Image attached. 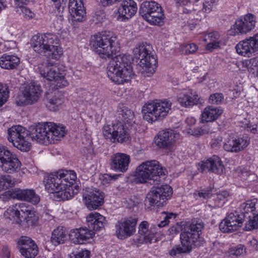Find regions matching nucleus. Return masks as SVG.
I'll use <instances>...</instances> for the list:
<instances>
[{"label":"nucleus","instance_id":"f257e3e1","mask_svg":"<svg viewBox=\"0 0 258 258\" xmlns=\"http://www.w3.org/2000/svg\"><path fill=\"white\" fill-rule=\"evenodd\" d=\"M67 131L62 124L46 122L31 126L28 131L20 125H13L8 130V140L18 150L28 151L32 140L40 144L48 145L55 144L66 135Z\"/></svg>","mask_w":258,"mask_h":258},{"label":"nucleus","instance_id":"f03ea898","mask_svg":"<svg viewBox=\"0 0 258 258\" xmlns=\"http://www.w3.org/2000/svg\"><path fill=\"white\" fill-rule=\"evenodd\" d=\"M76 179L74 170H59L45 177V188L53 200H69L79 191V187L75 185Z\"/></svg>","mask_w":258,"mask_h":258},{"label":"nucleus","instance_id":"7ed1b4c3","mask_svg":"<svg viewBox=\"0 0 258 258\" xmlns=\"http://www.w3.org/2000/svg\"><path fill=\"white\" fill-rule=\"evenodd\" d=\"M33 50L46 57L58 60L63 54V49L58 36L53 33H47L34 35L30 42Z\"/></svg>","mask_w":258,"mask_h":258},{"label":"nucleus","instance_id":"20e7f679","mask_svg":"<svg viewBox=\"0 0 258 258\" xmlns=\"http://www.w3.org/2000/svg\"><path fill=\"white\" fill-rule=\"evenodd\" d=\"M109 79L117 84L128 82L134 76L130 55L121 54L112 58L107 67Z\"/></svg>","mask_w":258,"mask_h":258},{"label":"nucleus","instance_id":"39448f33","mask_svg":"<svg viewBox=\"0 0 258 258\" xmlns=\"http://www.w3.org/2000/svg\"><path fill=\"white\" fill-rule=\"evenodd\" d=\"M90 46L93 50L101 58L106 59L119 52L120 43L117 37L109 32L101 31L92 35Z\"/></svg>","mask_w":258,"mask_h":258},{"label":"nucleus","instance_id":"423d86ee","mask_svg":"<svg viewBox=\"0 0 258 258\" xmlns=\"http://www.w3.org/2000/svg\"><path fill=\"white\" fill-rule=\"evenodd\" d=\"M34 69L44 79L50 82L52 89L62 88L69 84L65 78L66 70L50 64L48 61L38 64Z\"/></svg>","mask_w":258,"mask_h":258},{"label":"nucleus","instance_id":"0eeeda50","mask_svg":"<svg viewBox=\"0 0 258 258\" xmlns=\"http://www.w3.org/2000/svg\"><path fill=\"white\" fill-rule=\"evenodd\" d=\"M203 228V225L201 223L189 225L180 234L181 246L173 247L169 251L170 255L174 256L179 253L189 252L201 240Z\"/></svg>","mask_w":258,"mask_h":258},{"label":"nucleus","instance_id":"6e6552de","mask_svg":"<svg viewBox=\"0 0 258 258\" xmlns=\"http://www.w3.org/2000/svg\"><path fill=\"white\" fill-rule=\"evenodd\" d=\"M4 216L19 224L26 222L28 225H35L39 218L37 213L33 208L24 203L10 207L5 212Z\"/></svg>","mask_w":258,"mask_h":258},{"label":"nucleus","instance_id":"1a4fd4ad","mask_svg":"<svg viewBox=\"0 0 258 258\" xmlns=\"http://www.w3.org/2000/svg\"><path fill=\"white\" fill-rule=\"evenodd\" d=\"M134 57L139 60L138 66L145 76L154 74L157 67V59L151 54L150 46L144 43L138 45L133 50Z\"/></svg>","mask_w":258,"mask_h":258},{"label":"nucleus","instance_id":"9d476101","mask_svg":"<svg viewBox=\"0 0 258 258\" xmlns=\"http://www.w3.org/2000/svg\"><path fill=\"white\" fill-rule=\"evenodd\" d=\"M167 173L165 168L156 160L142 163L136 168L135 178L137 182L144 183L149 180H158L159 178Z\"/></svg>","mask_w":258,"mask_h":258},{"label":"nucleus","instance_id":"9b49d317","mask_svg":"<svg viewBox=\"0 0 258 258\" xmlns=\"http://www.w3.org/2000/svg\"><path fill=\"white\" fill-rule=\"evenodd\" d=\"M172 103L167 100H160L146 103L142 108L143 118L149 123L162 120L171 110Z\"/></svg>","mask_w":258,"mask_h":258},{"label":"nucleus","instance_id":"f8f14e48","mask_svg":"<svg viewBox=\"0 0 258 258\" xmlns=\"http://www.w3.org/2000/svg\"><path fill=\"white\" fill-rule=\"evenodd\" d=\"M140 13L149 23L161 26L164 23L165 16L160 4L154 1L143 3L140 9Z\"/></svg>","mask_w":258,"mask_h":258},{"label":"nucleus","instance_id":"ddd939ff","mask_svg":"<svg viewBox=\"0 0 258 258\" xmlns=\"http://www.w3.org/2000/svg\"><path fill=\"white\" fill-rule=\"evenodd\" d=\"M130 126L122 123V122L116 121L111 125H105L103 127V134L106 139L113 142H127L131 138L130 132Z\"/></svg>","mask_w":258,"mask_h":258},{"label":"nucleus","instance_id":"4468645a","mask_svg":"<svg viewBox=\"0 0 258 258\" xmlns=\"http://www.w3.org/2000/svg\"><path fill=\"white\" fill-rule=\"evenodd\" d=\"M0 167L3 171L14 174L21 170L22 163L14 153L3 146H0Z\"/></svg>","mask_w":258,"mask_h":258},{"label":"nucleus","instance_id":"2eb2a0df","mask_svg":"<svg viewBox=\"0 0 258 258\" xmlns=\"http://www.w3.org/2000/svg\"><path fill=\"white\" fill-rule=\"evenodd\" d=\"M256 23L255 16L251 13L246 14L235 21L228 30V34L231 36L246 34L255 28Z\"/></svg>","mask_w":258,"mask_h":258},{"label":"nucleus","instance_id":"dca6fc26","mask_svg":"<svg viewBox=\"0 0 258 258\" xmlns=\"http://www.w3.org/2000/svg\"><path fill=\"white\" fill-rule=\"evenodd\" d=\"M172 195L170 186L164 184L154 187L147 195V202L152 206H163Z\"/></svg>","mask_w":258,"mask_h":258},{"label":"nucleus","instance_id":"f3484780","mask_svg":"<svg viewBox=\"0 0 258 258\" xmlns=\"http://www.w3.org/2000/svg\"><path fill=\"white\" fill-rule=\"evenodd\" d=\"M41 93V86L36 82H31L25 87L22 93L17 97L16 102L19 105L34 103L38 101Z\"/></svg>","mask_w":258,"mask_h":258},{"label":"nucleus","instance_id":"a211bd4d","mask_svg":"<svg viewBox=\"0 0 258 258\" xmlns=\"http://www.w3.org/2000/svg\"><path fill=\"white\" fill-rule=\"evenodd\" d=\"M104 194L96 188L90 187L83 189V201L89 210L98 209L104 203Z\"/></svg>","mask_w":258,"mask_h":258},{"label":"nucleus","instance_id":"6ab92c4d","mask_svg":"<svg viewBox=\"0 0 258 258\" xmlns=\"http://www.w3.org/2000/svg\"><path fill=\"white\" fill-rule=\"evenodd\" d=\"M137 218L134 217L124 218L118 221L115 225V235L119 239H125L136 232Z\"/></svg>","mask_w":258,"mask_h":258},{"label":"nucleus","instance_id":"aec40b11","mask_svg":"<svg viewBox=\"0 0 258 258\" xmlns=\"http://www.w3.org/2000/svg\"><path fill=\"white\" fill-rule=\"evenodd\" d=\"M138 10L137 3L133 0H125L120 4L113 13L114 18L119 22H125L131 20Z\"/></svg>","mask_w":258,"mask_h":258},{"label":"nucleus","instance_id":"412c9836","mask_svg":"<svg viewBox=\"0 0 258 258\" xmlns=\"http://www.w3.org/2000/svg\"><path fill=\"white\" fill-rule=\"evenodd\" d=\"M237 53L249 57L258 51V33L239 41L235 46Z\"/></svg>","mask_w":258,"mask_h":258},{"label":"nucleus","instance_id":"4be33fe9","mask_svg":"<svg viewBox=\"0 0 258 258\" xmlns=\"http://www.w3.org/2000/svg\"><path fill=\"white\" fill-rule=\"evenodd\" d=\"M179 138L180 135L177 131L167 129L159 132L155 142L160 148L170 149L174 146Z\"/></svg>","mask_w":258,"mask_h":258},{"label":"nucleus","instance_id":"5701e85b","mask_svg":"<svg viewBox=\"0 0 258 258\" xmlns=\"http://www.w3.org/2000/svg\"><path fill=\"white\" fill-rule=\"evenodd\" d=\"M243 217L237 212L229 213L220 223L219 229L224 233L232 232L242 225Z\"/></svg>","mask_w":258,"mask_h":258},{"label":"nucleus","instance_id":"b1692460","mask_svg":"<svg viewBox=\"0 0 258 258\" xmlns=\"http://www.w3.org/2000/svg\"><path fill=\"white\" fill-rule=\"evenodd\" d=\"M198 170L201 172L212 171L214 173L221 174L224 172L225 167L220 158L216 155L200 162L197 165Z\"/></svg>","mask_w":258,"mask_h":258},{"label":"nucleus","instance_id":"393cba45","mask_svg":"<svg viewBox=\"0 0 258 258\" xmlns=\"http://www.w3.org/2000/svg\"><path fill=\"white\" fill-rule=\"evenodd\" d=\"M4 195L8 198H16L20 200L27 201L34 205L38 204L40 201L39 196L36 194L33 189L15 188L6 191Z\"/></svg>","mask_w":258,"mask_h":258},{"label":"nucleus","instance_id":"a878e982","mask_svg":"<svg viewBox=\"0 0 258 258\" xmlns=\"http://www.w3.org/2000/svg\"><path fill=\"white\" fill-rule=\"evenodd\" d=\"M200 97L197 92L190 89H183L177 93L176 100L177 103L182 107H192L198 104Z\"/></svg>","mask_w":258,"mask_h":258},{"label":"nucleus","instance_id":"bb28decb","mask_svg":"<svg viewBox=\"0 0 258 258\" xmlns=\"http://www.w3.org/2000/svg\"><path fill=\"white\" fill-rule=\"evenodd\" d=\"M249 143V140L245 137L229 136L225 139L223 147L227 152L238 153L245 149Z\"/></svg>","mask_w":258,"mask_h":258},{"label":"nucleus","instance_id":"cd10ccee","mask_svg":"<svg viewBox=\"0 0 258 258\" xmlns=\"http://www.w3.org/2000/svg\"><path fill=\"white\" fill-rule=\"evenodd\" d=\"M18 245L21 254L25 258H35L38 254V247L35 241L30 237H20Z\"/></svg>","mask_w":258,"mask_h":258},{"label":"nucleus","instance_id":"c85d7f7f","mask_svg":"<svg viewBox=\"0 0 258 258\" xmlns=\"http://www.w3.org/2000/svg\"><path fill=\"white\" fill-rule=\"evenodd\" d=\"M69 9L70 20L73 25L76 22H82L85 19L86 12L83 0H70Z\"/></svg>","mask_w":258,"mask_h":258},{"label":"nucleus","instance_id":"c756f323","mask_svg":"<svg viewBox=\"0 0 258 258\" xmlns=\"http://www.w3.org/2000/svg\"><path fill=\"white\" fill-rule=\"evenodd\" d=\"M86 221L88 228L94 232L101 230L107 224L106 217L97 212H92L88 214Z\"/></svg>","mask_w":258,"mask_h":258},{"label":"nucleus","instance_id":"7c9ffc66","mask_svg":"<svg viewBox=\"0 0 258 258\" xmlns=\"http://www.w3.org/2000/svg\"><path fill=\"white\" fill-rule=\"evenodd\" d=\"M95 235V232L87 227H83L72 230L69 234L71 241L75 243L83 244Z\"/></svg>","mask_w":258,"mask_h":258},{"label":"nucleus","instance_id":"2f4dec72","mask_svg":"<svg viewBox=\"0 0 258 258\" xmlns=\"http://www.w3.org/2000/svg\"><path fill=\"white\" fill-rule=\"evenodd\" d=\"M156 241L155 238V234L153 231V228L150 227L149 229V224L146 221H142L139 225L138 227V237L136 241L139 244L144 243H151L153 241Z\"/></svg>","mask_w":258,"mask_h":258},{"label":"nucleus","instance_id":"473e14b6","mask_svg":"<svg viewBox=\"0 0 258 258\" xmlns=\"http://www.w3.org/2000/svg\"><path fill=\"white\" fill-rule=\"evenodd\" d=\"M203 42L207 43L205 49L212 52L214 49L218 48L222 44L220 35L217 32H213L205 34L199 44Z\"/></svg>","mask_w":258,"mask_h":258},{"label":"nucleus","instance_id":"72a5a7b5","mask_svg":"<svg viewBox=\"0 0 258 258\" xmlns=\"http://www.w3.org/2000/svg\"><path fill=\"white\" fill-rule=\"evenodd\" d=\"M130 163V157L127 154L118 153L112 157V167L115 171L126 172Z\"/></svg>","mask_w":258,"mask_h":258},{"label":"nucleus","instance_id":"f704fd0d","mask_svg":"<svg viewBox=\"0 0 258 258\" xmlns=\"http://www.w3.org/2000/svg\"><path fill=\"white\" fill-rule=\"evenodd\" d=\"M223 110L218 107L208 106L202 112L201 121L202 123L214 121L222 114Z\"/></svg>","mask_w":258,"mask_h":258},{"label":"nucleus","instance_id":"c9c22d12","mask_svg":"<svg viewBox=\"0 0 258 258\" xmlns=\"http://www.w3.org/2000/svg\"><path fill=\"white\" fill-rule=\"evenodd\" d=\"M193 196L196 200H198L199 198L208 199L212 197L209 192L203 190L196 191L194 193ZM228 196L229 193L227 191H222L216 195L213 196L214 200L216 201L215 206L218 207L222 206L224 203H221L220 202Z\"/></svg>","mask_w":258,"mask_h":258},{"label":"nucleus","instance_id":"e433bc0d","mask_svg":"<svg viewBox=\"0 0 258 258\" xmlns=\"http://www.w3.org/2000/svg\"><path fill=\"white\" fill-rule=\"evenodd\" d=\"M118 122L131 126L135 123L134 112L123 105L118 106L117 110Z\"/></svg>","mask_w":258,"mask_h":258},{"label":"nucleus","instance_id":"4c0bfd02","mask_svg":"<svg viewBox=\"0 0 258 258\" xmlns=\"http://www.w3.org/2000/svg\"><path fill=\"white\" fill-rule=\"evenodd\" d=\"M64 102V98L60 93H57L54 95H49L46 97L45 105L50 111L58 110Z\"/></svg>","mask_w":258,"mask_h":258},{"label":"nucleus","instance_id":"58836bf2","mask_svg":"<svg viewBox=\"0 0 258 258\" xmlns=\"http://www.w3.org/2000/svg\"><path fill=\"white\" fill-rule=\"evenodd\" d=\"M20 62V58L16 55L4 54L0 56V67L3 69H15Z\"/></svg>","mask_w":258,"mask_h":258},{"label":"nucleus","instance_id":"ea45409f","mask_svg":"<svg viewBox=\"0 0 258 258\" xmlns=\"http://www.w3.org/2000/svg\"><path fill=\"white\" fill-rule=\"evenodd\" d=\"M196 122L197 120L195 117L192 116L187 117L183 125V132L195 136H201L206 133H208L206 132L205 128L192 129V127L195 125Z\"/></svg>","mask_w":258,"mask_h":258},{"label":"nucleus","instance_id":"a19ab883","mask_svg":"<svg viewBox=\"0 0 258 258\" xmlns=\"http://www.w3.org/2000/svg\"><path fill=\"white\" fill-rule=\"evenodd\" d=\"M241 213L246 216V214L258 216V199L254 198L247 200L241 204L239 207Z\"/></svg>","mask_w":258,"mask_h":258},{"label":"nucleus","instance_id":"79ce46f5","mask_svg":"<svg viewBox=\"0 0 258 258\" xmlns=\"http://www.w3.org/2000/svg\"><path fill=\"white\" fill-rule=\"evenodd\" d=\"M67 239V234L62 227H57L52 232L51 241L54 245L63 243Z\"/></svg>","mask_w":258,"mask_h":258},{"label":"nucleus","instance_id":"37998d69","mask_svg":"<svg viewBox=\"0 0 258 258\" xmlns=\"http://www.w3.org/2000/svg\"><path fill=\"white\" fill-rule=\"evenodd\" d=\"M217 5L216 0H204L203 3V7L201 10H199L197 12V15L201 16V14H209L212 12L215 8Z\"/></svg>","mask_w":258,"mask_h":258},{"label":"nucleus","instance_id":"c03bdc74","mask_svg":"<svg viewBox=\"0 0 258 258\" xmlns=\"http://www.w3.org/2000/svg\"><path fill=\"white\" fill-rule=\"evenodd\" d=\"M246 221L244 229L250 231L258 228V215L257 216L249 215Z\"/></svg>","mask_w":258,"mask_h":258},{"label":"nucleus","instance_id":"a18cd8bd","mask_svg":"<svg viewBox=\"0 0 258 258\" xmlns=\"http://www.w3.org/2000/svg\"><path fill=\"white\" fill-rule=\"evenodd\" d=\"M9 97V90L6 84L0 83V107L8 101Z\"/></svg>","mask_w":258,"mask_h":258},{"label":"nucleus","instance_id":"49530a36","mask_svg":"<svg viewBox=\"0 0 258 258\" xmlns=\"http://www.w3.org/2000/svg\"><path fill=\"white\" fill-rule=\"evenodd\" d=\"M179 49L182 53L189 54L196 52L198 49V46L196 44L192 43L180 45Z\"/></svg>","mask_w":258,"mask_h":258},{"label":"nucleus","instance_id":"de8ad7c7","mask_svg":"<svg viewBox=\"0 0 258 258\" xmlns=\"http://www.w3.org/2000/svg\"><path fill=\"white\" fill-rule=\"evenodd\" d=\"M13 184L14 181L10 176H0V191L12 186Z\"/></svg>","mask_w":258,"mask_h":258},{"label":"nucleus","instance_id":"09e8293b","mask_svg":"<svg viewBox=\"0 0 258 258\" xmlns=\"http://www.w3.org/2000/svg\"><path fill=\"white\" fill-rule=\"evenodd\" d=\"M120 176V174H115L113 176H111L108 174L100 175L99 177V181L102 185L106 186L109 184L112 181L115 180Z\"/></svg>","mask_w":258,"mask_h":258},{"label":"nucleus","instance_id":"8fccbe9b","mask_svg":"<svg viewBox=\"0 0 258 258\" xmlns=\"http://www.w3.org/2000/svg\"><path fill=\"white\" fill-rule=\"evenodd\" d=\"M17 12L26 20H29L34 18L35 14L31 10L25 7L20 6Z\"/></svg>","mask_w":258,"mask_h":258},{"label":"nucleus","instance_id":"3c124183","mask_svg":"<svg viewBox=\"0 0 258 258\" xmlns=\"http://www.w3.org/2000/svg\"><path fill=\"white\" fill-rule=\"evenodd\" d=\"M229 255L240 256L246 253L245 246L242 244L232 246L228 250Z\"/></svg>","mask_w":258,"mask_h":258},{"label":"nucleus","instance_id":"603ef678","mask_svg":"<svg viewBox=\"0 0 258 258\" xmlns=\"http://www.w3.org/2000/svg\"><path fill=\"white\" fill-rule=\"evenodd\" d=\"M176 215L173 213H165L162 212L161 213V217L164 219L161 221L160 223L158 224L159 227H163L168 225L170 219H174L175 218Z\"/></svg>","mask_w":258,"mask_h":258},{"label":"nucleus","instance_id":"864d4df0","mask_svg":"<svg viewBox=\"0 0 258 258\" xmlns=\"http://www.w3.org/2000/svg\"><path fill=\"white\" fill-rule=\"evenodd\" d=\"M90 251L86 249L73 252L71 254L70 258H90Z\"/></svg>","mask_w":258,"mask_h":258},{"label":"nucleus","instance_id":"5fc2aeb1","mask_svg":"<svg viewBox=\"0 0 258 258\" xmlns=\"http://www.w3.org/2000/svg\"><path fill=\"white\" fill-rule=\"evenodd\" d=\"M54 4V8L57 13H63V10L66 7V0H52ZM56 13V12H55Z\"/></svg>","mask_w":258,"mask_h":258},{"label":"nucleus","instance_id":"6e6d98bb","mask_svg":"<svg viewBox=\"0 0 258 258\" xmlns=\"http://www.w3.org/2000/svg\"><path fill=\"white\" fill-rule=\"evenodd\" d=\"M223 100V96L221 93H215L209 97V102L212 104H219Z\"/></svg>","mask_w":258,"mask_h":258},{"label":"nucleus","instance_id":"4d7b16f0","mask_svg":"<svg viewBox=\"0 0 258 258\" xmlns=\"http://www.w3.org/2000/svg\"><path fill=\"white\" fill-rule=\"evenodd\" d=\"M222 141V139L221 137L218 136L213 138L210 143L211 148L214 149H218L221 146Z\"/></svg>","mask_w":258,"mask_h":258},{"label":"nucleus","instance_id":"13d9d810","mask_svg":"<svg viewBox=\"0 0 258 258\" xmlns=\"http://www.w3.org/2000/svg\"><path fill=\"white\" fill-rule=\"evenodd\" d=\"M247 245L252 249L258 250V241L254 238H252L248 241Z\"/></svg>","mask_w":258,"mask_h":258},{"label":"nucleus","instance_id":"bf43d9fd","mask_svg":"<svg viewBox=\"0 0 258 258\" xmlns=\"http://www.w3.org/2000/svg\"><path fill=\"white\" fill-rule=\"evenodd\" d=\"M99 4L103 7L111 6L120 0H97Z\"/></svg>","mask_w":258,"mask_h":258},{"label":"nucleus","instance_id":"052dcab7","mask_svg":"<svg viewBox=\"0 0 258 258\" xmlns=\"http://www.w3.org/2000/svg\"><path fill=\"white\" fill-rule=\"evenodd\" d=\"M176 3L180 6H186L191 3L198 2L199 0H175Z\"/></svg>","mask_w":258,"mask_h":258},{"label":"nucleus","instance_id":"680f3d73","mask_svg":"<svg viewBox=\"0 0 258 258\" xmlns=\"http://www.w3.org/2000/svg\"><path fill=\"white\" fill-rule=\"evenodd\" d=\"M247 128L249 131L253 134H255L257 132V126L255 124H247Z\"/></svg>","mask_w":258,"mask_h":258},{"label":"nucleus","instance_id":"e2e57ef3","mask_svg":"<svg viewBox=\"0 0 258 258\" xmlns=\"http://www.w3.org/2000/svg\"><path fill=\"white\" fill-rule=\"evenodd\" d=\"M250 175V173L246 171H242L239 176L242 180H246L247 179V177Z\"/></svg>","mask_w":258,"mask_h":258},{"label":"nucleus","instance_id":"0e129e2a","mask_svg":"<svg viewBox=\"0 0 258 258\" xmlns=\"http://www.w3.org/2000/svg\"><path fill=\"white\" fill-rule=\"evenodd\" d=\"M5 46L8 47V49H13L16 46V42L14 41H7L5 43Z\"/></svg>","mask_w":258,"mask_h":258},{"label":"nucleus","instance_id":"69168bd1","mask_svg":"<svg viewBox=\"0 0 258 258\" xmlns=\"http://www.w3.org/2000/svg\"><path fill=\"white\" fill-rule=\"evenodd\" d=\"M180 226L179 225L172 226L170 228V232L172 233H177L179 232Z\"/></svg>","mask_w":258,"mask_h":258},{"label":"nucleus","instance_id":"338daca9","mask_svg":"<svg viewBox=\"0 0 258 258\" xmlns=\"http://www.w3.org/2000/svg\"><path fill=\"white\" fill-rule=\"evenodd\" d=\"M2 252L4 256L7 258H10V252L7 247H4L2 249Z\"/></svg>","mask_w":258,"mask_h":258},{"label":"nucleus","instance_id":"774afa93","mask_svg":"<svg viewBox=\"0 0 258 258\" xmlns=\"http://www.w3.org/2000/svg\"><path fill=\"white\" fill-rule=\"evenodd\" d=\"M95 169H96V167L93 165H91L90 167L89 170H87V171L88 172L90 173V174H92L94 173Z\"/></svg>","mask_w":258,"mask_h":258}]
</instances>
